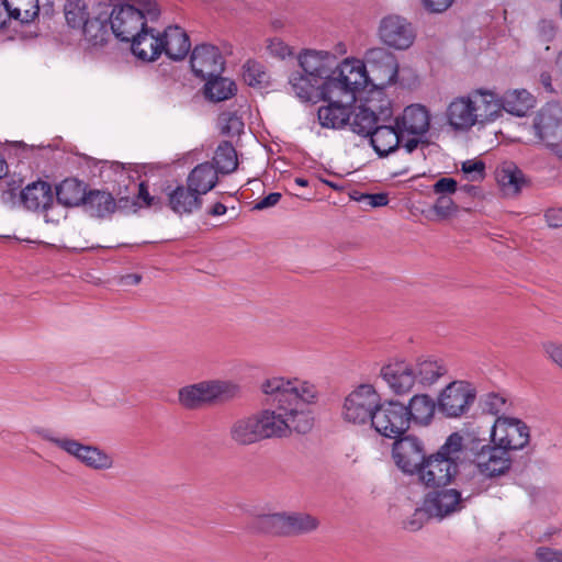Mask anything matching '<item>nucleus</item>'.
I'll return each mask as SVG.
<instances>
[{
  "label": "nucleus",
  "mask_w": 562,
  "mask_h": 562,
  "mask_svg": "<svg viewBox=\"0 0 562 562\" xmlns=\"http://www.w3.org/2000/svg\"><path fill=\"white\" fill-rule=\"evenodd\" d=\"M8 16H9V14H8V10H7L5 0L0 1V29L5 25Z\"/></svg>",
  "instance_id": "62"
},
{
  "label": "nucleus",
  "mask_w": 562,
  "mask_h": 562,
  "mask_svg": "<svg viewBox=\"0 0 562 562\" xmlns=\"http://www.w3.org/2000/svg\"><path fill=\"white\" fill-rule=\"evenodd\" d=\"M370 144L380 157L394 153L401 145L407 154H412L419 145L416 137L404 138L396 124H378L370 135Z\"/></svg>",
  "instance_id": "15"
},
{
  "label": "nucleus",
  "mask_w": 562,
  "mask_h": 562,
  "mask_svg": "<svg viewBox=\"0 0 562 562\" xmlns=\"http://www.w3.org/2000/svg\"><path fill=\"white\" fill-rule=\"evenodd\" d=\"M472 463L476 472L484 479H498L509 473L513 467L510 452L495 443L472 449Z\"/></svg>",
  "instance_id": "13"
},
{
  "label": "nucleus",
  "mask_w": 562,
  "mask_h": 562,
  "mask_svg": "<svg viewBox=\"0 0 562 562\" xmlns=\"http://www.w3.org/2000/svg\"><path fill=\"white\" fill-rule=\"evenodd\" d=\"M359 202L371 207L385 206L389 203V195L386 193H363L358 199Z\"/></svg>",
  "instance_id": "51"
},
{
  "label": "nucleus",
  "mask_w": 562,
  "mask_h": 562,
  "mask_svg": "<svg viewBox=\"0 0 562 562\" xmlns=\"http://www.w3.org/2000/svg\"><path fill=\"white\" fill-rule=\"evenodd\" d=\"M295 182L301 186V187H307L308 186V181L304 178H296L295 179Z\"/></svg>",
  "instance_id": "64"
},
{
  "label": "nucleus",
  "mask_w": 562,
  "mask_h": 562,
  "mask_svg": "<svg viewBox=\"0 0 562 562\" xmlns=\"http://www.w3.org/2000/svg\"><path fill=\"white\" fill-rule=\"evenodd\" d=\"M380 119L371 109L359 105L356 106L352 113H349L350 130L361 136L370 137L375 126L379 124Z\"/></svg>",
  "instance_id": "37"
},
{
  "label": "nucleus",
  "mask_w": 562,
  "mask_h": 562,
  "mask_svg": "<svg viewBox=\"0 0 562 562\" xmlns=\"http://www.w3.org/2000/svg\"><path fill=\"white\" fill-rule=\"evenodd\" d=\"M239 386L227 380H204L178 390V404L184 409L195 411L220 402H227L239 394Z\"/></svg>",
  "instance_id": "6"
},
{
  "label": "nucleus",
  "mask_w": 562,
  "mask_h": 562,
  "mask_svg": "<svg viewBox=\"0 0 562 562\" xmlns=\"http://www.w3.org/2000/svg\"><path fill=\"white\" fill-rule=\"evenodd\" d=\"M392 456L397 468L407 474H415L426 458L423 441L412 435L401 436L394 441Z\"/></svg>",
  "instance_id": "18"
},
{
  "label": "nucleus",
  "mask_w": 562,
  "mask_h": 562,
  "mask_svg": "<svg viewBox=\"0 0 562 562\" xmlns=\"http://www.w3.org/2000/svg\"><path fill=\"white\" fill-rule=\"evenodd\" d=\"M268 49L271 55L282 59L292 54L291 47L278 37L271 38L269 41Z\"/></svg>",
  "instance_id": "52"
},
{
  "label": "nucleus",
  "mask_w": 562,
  "mask_h": 562,
  "mask_svg": "<svg viewBox=\"0 0 562 562\" xmlns=\"http://www.w3.org/2000/svg\"><path fill=\"white\" fill-rule=\"evenodd\" d=\"M490 440L508 452L521 450L530 441V428L519 418L502 415L491 427Z\"/></svg>",
  "instance_id": "11"
},
{
  "label": "nucleus",
  "mask_w": 562,
  "mask_h": 562,
  "mask_svg": "<svg viewBox=\"0 0 562 562\" xmlns=\"http://www.w3.org/2000/svg\"><path fill=\"white\" fill-rule=\"evenodd\" d=\"M227 209L224 204L217 202L215 203L211 210L209 211V214L212 215V216H221V215H224L226 213Z\"/></svg>",
  "instance_id": "61"
},
{
  "label": "nucleus",
  "mask_w": 562,
  "mask_h": 562,
  "mask_svg": "<svg viewBox=\"0 0 562 562\" xmlns=\"http://www.w3.org/2000/svg\"><path fill=\"white\" fill-rule=\"evenodd\" d=\"M427 514L425 507L423 509H416L412 518L404 521V528L415 531L423 527L424 517Z\"/></svg>",
  "instance_id": "54"
},
{
  "label": "nucleus",
  "mask_w": 562,
  "mask_h": 562,
  "mask_svg": "<svg viewBox=\"0 0 562 562\" xmlns=\"http://www.w3.org/2000/svg\"><path fill=\"white\" fill-rule=\"evenodd\" d=\"M558 32L557 24L553 20L542 19L537 25V34L541 42H551Z\"/></svg>",
  "instance_id": "47"
},
{
  "label": "nucleus",
  "mask_w": 562,
  "mask_h": 562,
  "mask_svg": "<svg viewBox=\"0 0 562 562\" xmlns=\"http://www.w3.org/2000/svg\"><path fill=\"white\" fill-rule=\"evenodd\" d=\"M9 18L29 23L38 14V0H5Z\"/></svg>",
  "instance_id": "40"
},
{
  "label": "nucleus",
  "mask_w": 562,
  "mask_h": 562,
  "mask_svg": "<svg viewBox=\"0 0 562 562\" xmlns=\"http://www.w3.org/2000/svg\"><path fill=\"white\" fill-rule=\"evenodd\" d=\"M496 103L499 108V116L503 111L516 116H524L535 106L536 99L526 89L508 90L503 97L496 94Z\"/></svg>",
  "instance_id": "28"
},
{
  "label": "nucleus",
  "mask_w": 562,
  "mask_h": 562,
  "mask_svg": "<svg viewBox=\"0 0 562 562\" xmlns=\"http://www.w3.org/2000/svg\"><path fill=\"white\" fill-rule=\"evenodd\" d=\"M370 81L364 61L357 58H345L341 63L337 61L331 78L323 82L322 99L333 100L347 97L352 101L356 92L364 89Z\"/></svg>",
  "instance_id": "5"
},
{
  "label": "nucleus",
  "mask_w": 562,
  "mask_h": 562,
  "mask_svg": "<svg viewBox=\"0 0 562 562\" xmlns=\"http://www.w3.org/2000/svg\"><path fill=\"white\" fill-rule=\"evenodd\" d=\"M458 183L453 178L443 177L436 181L432 186V191L436 194L449 195L457 191Z\"/></svg>",
  "instance_id": "50"
},
{
  "label": "nucleus",
  "mask_w": 562,
  "mask_h": 562,
  "mask_svg": "<svg viewBox=\"0 0 562 562\" xmlns=\"http://www.w3.org/2000/svg\"><path fill=\"white\" fill-rule=\"evenodd\" d=\"M380 376L395 395H406L417 391L411 361H395L381 368Z\"/></svg>",
  "instance_id": "21"
},
{
  "label": "nucleus",
  "mask_w": 562,
  "mask_h": 562,
  "mask_svg": "<svg viewBox=\"0 0 562 562\" xmlns=\"http://www.w3.org/2000/svg\"><path fill=\"white\" fill-rule=\"evenodd\" d=\"M86 196V189L77 179H65L56 188L57 202L65 206L85 204Z\"/></svg>",
  "instance_id": "39"
},
{
  "label": "nucleus",
  "mask_w": 562,
  "mask_h": 562,
  "mask_svg": "<svg viewBox=\"0 0 562 562\" xmlns=\"http://www.w3.org/2000/svg\"><path fill=\"white\" fill-rule=\"evenodd\" d=\"M329 104L321 106L317 111L319 124L327 128H341L349 121V109L342 104V98L328 100Z\"/></svg>",
  "instance_id": "32"
},
{
  "label": "nucleus",
  "mask_w": 562,
  "mask_h": 562,
  "mask_svg": "<svg viewBox=\"0 0 562 562\" xmlns=\"http://www.w3.org/2000/svg\"><path fill=\"white\" fill-rule=\"evenodd\" d=\"M542 348L547 358L562 370V344L548 341Z\"/></svg>",
  "instance_id": "49"
},
{
  "label": "nucleus",
  "mask_w": 562,
  "mask_h": 562,
  "mask_svg": "<svg viewBox=\"0 0 562 562\" xmlns=\"http://www.w3.org/2000/svg\"><path fill=\"white\" fill-rule=\"evenodd\" d=\"M496 179L507 195H516L525 184L522 171L513 162H505L496 170Z\"/></svg>",
  "instance_id": "35"
},
{
  "label": "nucleus",
  "mask_w": 562,
  "mask_h": 562,
  "mask_svg": "<svg viewBox=\"0 0 562 562\" xmlns=\"http://www.w3.org/2000/svg\"><path fill=\"white\" fill-rule=\"evenodd\" d=\"M162 53L170 59L181 60L190 50L188 34L179 26H168L161 33Z\"/></svg>",
  "instance_id": "29"
},
{
  "label": "nucleus",
  "mask_w": 562,
  "mask_h": 562,
  "mask_svg": "<svg viewBox=\"0 0 562 562\" xmlns=\"http://www.w3.org/2000/svg\"><path fill=\"white\" fill-rule=\"evenodd\" d=\"M380 401V394L372 385L361 384L345 397L341 409L342 419L353 425L372 422Z\"/></svg>",
  "instance_id": "10"
},
{
  "label": "nucleus",
  "mask_w": 562,
  "mask_h": 562,
  "mask_svg": "<svg viewBox=\"0 0 562 562\" xmlns=\"http://www.w3.org/2000/svg\"><path fill=\"white\" fill-rule=\"evenodd\" d=\"M474 398L475 391L471 384L454 381L441 392L438 408L447 417H459L470 408Z\"/></svg>",
  "instance_id": "16"
},
{
  "label": "nucleus",
  "mask_w": 562,
  "mask_h": 562,
  "mask_svg": "<svg viewBox=\"0 0 562 562\" xmlns=\"http://www.w3.org/2000/svg\"><path fill=\"white\" fill-rule=\"evenodd\" d=\"M378 35L380 41L395 49L409 48L415 40L412 24L400 15H387L380 21Z\"/></svg>",
  "instance_id": "17"
},
{
  "label": "nucleus",
  "mask_w": 562,
  "mask_h": 562,
  "mask_svg": "<svg viewBox=\"0 0 562 562\" xmlns=\"http://www.w3.org/2000/svg\"><path fill=\"white\" fill-rule=\"evenodd\" d=\"M289 83L293 93L304 102L322 98L323 82L305 72L292 74Z\"/></svg>",
  "instance_id": "33"
},
{
  "label": "nucleus",
  "mask_w": 562,
  "mask_h": 562,
  "mask_svg": "<svg viewBox=\"0 0 562 562\" xmlns=\"http://www.w3.org/2000/svg\"><path fill=\"white\" fill-rule=\"evenodd\" d=\"M142 281V276L137 273H130L122 277V282L125 285H136Z\"/></svg>",
  "instance_id": "59"
},
{
  "label": "nucleus",
  "mask_w": 562,
  "mask_h": 562,
  "mask_svg": "<svg viewBox=\"0 0 562 562\" xmlns=\"http://www.w3.org/2000/svg\"><path fill=\"white\" fill-rule=\"evenodd\" d=\"M318 526V519L304 512H280L261 515L252 522L255 531L277 537L306 535L315 531Z\"/></svg>",
  "instance_id": "8"
},
{
  "label": "nucleus",
  "mask_w": 562,
  "mask_h": 562,
  "mask_svg": "<svg viewBox=\"0 0 562 562\" xmlns=\"http://www.w3.org/2000/svg\"><path fill=\"white\" fill-rule=\"evenodd\" d=\"M213 160L217 172L224 175L235 171L238 166L237 153L228 142H223L217 146Z\"/></svg>",
  "instance_id": "41"
},
{
  "label": "nucleus",
  "mask_w": 562,
  "mask_h": 562,
  "mask_svg": "<svg viewBox=\"0 0 562 562\" xmlns=\"http://www.w3.org/2000/svg\"><path fill=\"white\" fill-rule=\"evenodd\" d=\"M110 19L108 11L101 7L92 10V15L80 29L86 43L90 46H103L111 37Z\"/></svg>",
  "instance_id": "26"
},
{
  "label": "nucleus",
  "mask_w": 562,
  "mask_h": 562,
  "mask_svg": "<svg viewBox=\"0 0 562 562\" xmlns=\"http://www.w3.org/2000/svg\"><path fill=\"white\" fill-rule=\"evenodd\" d=\"M539 80H540V83L546 89V91L553 92L552 79H551V75L549 72H542L540 75Z\"/></svg>",
  "instance_id": "60"
},
{
  "label": "nucleus",
  "mask_w": 562,
  "mask_h": 562,
  "mask_svg": "<svg viewBox=\"0 0 562 562\" xmlns=\"http://www.w3.org/2000/svg\"><path fill=\"white\" fill-rule=\"evenodd\" d=\"M204 95L212 102H222L231 99L237 92L236 83L221 75L206 79Z\"/></svg>",
  "instance_id": "38"
},
{
  "label": "nucleus",
  "mask_w": 562,
  "mask_h": 562,
  "mask_svg": "<svg viewBox=\"0 0 562 562\" xmlns=\"http://www.w3.org/2000/svg\"><path fill=\"white\" fill-rule=\"evenodd\" d=\"M169 207L179 215L192 214L202 206V198L188 184L178 186L168 193Z\"/></svg>",
  "instance_id": "30"
},
{
  "label": "nucleus",
  "mask_w": 562,
  "mask_h": 562,
  "mask_svg": "<svg viewBox=\"0 0 562 562\" xmlns=\"http://www.w3.org/2000/svg\"><path fill=\"white\" fill-rule=\"evenodd\" d=\"M137 199L140 200L143 204L147 207L161 205L159 199L149 194L148 187L145 182H140L138 184Z\"/></svg>",
  "instance_id": "53"
},
{
  "label": "nucleus",
  "mask_w": 562,
  "mask_h": 562,
  "mask_svg": "<svg viewBox=\"0 0 562 562\" xmlns=\"http://www.w3.org/2000/svg\"><path fill=\"white\" fill-rule=\"evenodd\" d=\"M394 123L404 138L416 137L420 142L419 137L429 130L430 115L426 106L411 104L403 110L401 115L394 119Z\"/></svg>",
  "instance_id": "23"
},
{
  "label": "nucleus",
  "mask_w": 562,
  "mask_h": 562,
  "mask_svg": "<svg viewBox=\"0 0 562 562\" xmlns=\"http://www.w3.org/2000/svg\"><path fill=\"white\" fill-rule=\"evenodd\" d=\"M461 169L470 181H477L484 178L485 165L481 160H467L462 164Z\"/></svg>",
  "instance_id": "45"
},
{
  "label": "nucleus",
  "mask_w": 562,
  "mask_h": 562,
  "mask_svg": "<svg viewBox=\"0 0 562 562\" xmlns=\"http://www.w3.org/2000/svg\"><path fill=\"white\" fill-rule=\"evenodd\" d=\"M411 366L414 371L417 391L431 386L448 372L443 361L432 357H419L415 361H411Z\"/></svg>",
  "instance_id": "27"
},
{
  "label": "nucleus",
  "mask_w": 562,
  "mask_h": 562,
  "mask_svg": "<svg viewBox=\"0 0 562 562\" xmlns=\"http://www.w3.org/2000/svg\"><path fill=\"white\" fill-rule=\"evenodd\" d=\"M260 389L274 407L235 418L227 432L233 445L248 447L262 440L288 438L293 431L306 434L313 428L311 405L318 398L313 383L272 376L265 380Z\"/></svg>",
  "instance_id": "1"
},
{
  "label": "nucleus",
  "mask_w": 562,
  "mask_h": 562,
  "mask_svg": "<svg viewBox=\"0 0 562 562\" xmlns=\"http://www.w3.org/2000/svg\"><path fill=\"white\" fill-rule=\"evenodd\" d=\"M243 79L249 87L262 88L268 86L270 76L262 64L249 60L244 65Z\"/></svg>",
  "instance_id": "44"
},
{
  "label": "nucleus",
  "mask_w": 562,
  "mask_h": 562,
  "mask_svg": "<svg viewBox=\"0 0 562 562\" xmlns=\"http://www.w3.org/2000/svg\"><path fill=\"white\" fill-rule=\"evenodd\" d=\"M19 200L26 210L47 212L54 204V192L49 183L40 180L22 189Z\"/></svg>",
  "instance_id": "25"
},
{
  "label": "nucleus",
  "mask_w": 562,
  "mask_h": 562,
  "mask_svg": "<svg viewBox=\"0 0 562 562\" xmlns=\"http://www.w3.org/2000/svg\"><path fill=\"white\" fill-rule=\"evenodd\" d=\"M244 124L243 122L235 115H231L228 117V131H234L235 133H239L243 128Z\"/></svg>",
  "instance_id": "58"
},
{
  "label": "nucleus",
  "mask_w": 562,
  "mask_h": 562,
  "mask_svg": "<svg viewBox=\"0 0 562 562\" xmlns=\"http://www.w3.org/2000/svg\"><path fill=\"white\" fill-rule=\"evenodd\" d=\"M217 175L213 164L202 162L191 170L187 178V184L202 198L216 186Z\"/></svg>",
  "instance_id": "31"
},
{
  "label": "nucleus",
  "mask_w": 562,
  "mask_h": 562,
  "mask_svg": "<svg viewBox=\"0 0 562 562\" xmlns=\"http://www.w3.org/2000/svg\"><path fill=\"white\" fill-rule=\"evenodd\" d=\"M64 11L67 24L71 29L79 31L86 21H88L92 15V11H88L86 3L81 0L67 1Z\"/></svg>",
  "instance_id": "42"
},
{
  "label": "nucleus",
  "mask_w": 562,
  "mask_h": 562,
  "mask_svg": "<svg viewBox=\"0 0 562 562\" xmlns=\"http://www.w3.org/2000/svg\"><path fill=\"white\" fill-rule=\"evenodd\" d=\"M406 407L409 422L426 426L434 417L436 404L429 395L416 394L409 400Z\"/></svg>",
  "instance_id": "36"
},
{
  "label": "nucleus",
  "mask_w": 562,
  "mask_h": 562,
  "mask_svg": "<svg viewBox=\"0 0 562 562\" xmlns=\"http://www.w3.org/2000/svg\"><path fill=\"white\" fill-rule=\"evenodd\" d=\"M7 167L5 160L0 156V179L7 173Z\"/></svg>",
  "instance_id": "63"
},
{
  "label": "nucleus",
  "mask_w": 562,
  "mask_h": 562,
  "mask_svg": "<svg viewBox=\"0 0 562 562\" xmlns=\"http://www.w3.org/2000/svg\"><path fill=\"white\" fill-rule=\"evenodd\" d=\"M537 562H562V550L541 546L535 551Z\"/></svg>",
  "instance_id": "48"
},
{
  "label": "nucleus",
  "mask_w": 562,
  "mask_h": 562,
  "mask_svg": "<svg viewBox=\"0 0 562 562\" xmlns=\"http://www.w3.org/2000/svg\"><path fill=\"white\" fill-rule=\"evenodd\" d=\"M158 15L159 9L154 0H117L108 12L111 32L122 42H128Z\"/></svg>",
  "instance_id": "4"
},
{
  "label": "nucleus",
  "mask_w": 562,
  "mask_h": 562,
  "mask_svg": "<svg viewBox=\"0 0 562 562\" xmlns=\"http://www.w3.org/2000/svg\"><path fill=\"white\" fill-rule=\"evenodd\" d=\"M280 199H281V194L280 193L272 192V193L268 194L267 196H265L263 199H261L260 201H258L255 204L254 209L261 211V210H265V209L272 207V206L278 204Z\"/></svg>",
  "instance_id": "57"
},
{
  "label": "nucleus",
  "mask_w": 562,
  "mask_h": 562,
  "mask_svg": "<svg viewBox=\"0 0 562 562\" xmlns=\"http://www.w3.org/2000/svg\"><path fill=\"white\" fill-rule=\"evenodd\" d=\"M465 499L458 490L445 488L429 493L424 501V506L430 517L442 519L460 512L464 507Z\"/></svg>",
  "instance_id": "22"
},
{
  "label": "nucleus",
  "mask_w": 562,
  "mask_h": 562,
  "mask_svg": "<svg viewBox=\"0 0 562 562\" xmlns=\"http://www.w3.org/2000/svg\"><path fill=\"white\" fill-rule=\"evenodd\" d=\"M425 8L430 12L440 13L446 11L453 0H423Z\"/></svg>",
  "instance_id": "56"
},
{
  "label": "nucleus",
  "mask_w": 562,
  "mask_h": 562,
  "mask_svg": "<svg viewBox=\"0 0 562 562\" xmlns=\"http://www.w3.org/2000/svg\"><path fill=\"white\" fill-rule=\"evenodd\" d=\"M41 438L90 470L103 472L114 467L113 456L97 445L83 443L68 436H58L50 430L42 431Z\"/></svg>",
  "instance_id": "7"
},
{
  "label": "nucleus",
  "mask_w": 562,
  "mask_h": 562,
  "mask_svg": "<svg viewBox=\"0 0 562 562\" xmlns=\"http://www.w3.org/2000/svg\"><path fill=\"white\" fill-rule=\"evenodd\" d=\"M483 411L498 417L505 415L513 406V402L505 392H490L482 400Z\"/></svg>",
  "instance_id": "43"
},
{
  "label": "nucleus",
  "mask_w": 562,
  "mask_h": 562,
  "mask_svg": "<svg viewBox=\"0 0 562 562\" xmlns=\"http://www.w3.org/2000/svg\"><path fill=\"white\" fill-rule=\"evenodd\" d=\"M371 425L381 436L397 439L409 428L407 407L396 401H380Z\"/></svg>",
  "instance_id": "12"
},
{
  "label": "nucleus",
  "mask_w": 562,
  "mask_h": 562,
  "mask_svg": "<svg viewBox=\"0 0 562 562\" xmlns=\"http://www.w3.org/2000/svg\"><path fill=\"white\" fill-rule=\"evenodd\" d=\"M127 43H131L132 53L144 61L156 60L162 53L161 33L156 32L148 24Z\"/></svg>",
  "instance_id": "24"
},
{
  "label": "nucleus",
  "mask_w": 562,
  "mask_h": 562,
  "mask_svg": "<svg viewBox=\"0 0 562 562\" xmlns=\"http://www.w3.org/2000/svg\"><path fill=\"white\" fill-rule=\"evenodd\" d=\"M528 132L532 135V143L550 149L559 148L562 143V105L551 102L541 106L533 114Z\"/></svg>",
  "instance_id": "9"
},
{
  "label": "nucleus",
  "mask_w": 562,
  "mask_h": 562,
  "mask_svg": "<svg viewBox=\"0 0 562 562\" xmlns=\"http://www.w3.org/2000/svg\"><path fill=\"white\" fill-rule=\"evenodd\" d=\"M83 206L91 216L105 217L114 213L117 204L111 193L93 190L87 193Z\"/></svg>",
  "instance_id": "34"
},
{
  "label": "nucleus",
  "mask_w": 562,
  "mask_h": 562,
  "mask_svg": "<svg viewBox=\"0 0 562 562\" xmlns=\"http://www.w3.org/2000/svg\"><path fill=\"white\" fill-rule=\"evenodd\" d=\"M463 437L451 434L440 449L423 460L415 475L426 487H440L451 483L459 472Z\"/></svg>",
  "instance_id": "3"
},
{
  "label": "nucleus",
  "mask_w": 562,
  "mask_h": 562,
  "mask_svg": "<svg viewBox=\"0 0 562 562\" xmlns=\"http://www.w3.org/2000/svg\"><path fill=\"white\" fill-rule=\"evenodd\" d=\"M434 212L441 218H448L457 211V205L451 198L447 195H440L434 206Z\"/></svg>",
  "instance_id": "46"
},
{
  "label": "nucleus",
  "mask_w": 562,
  "mask_h": 562,
  "mask_svg": "<svg viewBox=\"0 0 562 562\" xmlns=\"http://www.w3.org/2000/svg\"><path fill=\"white\" fill-rule=\"evenodd\" d=\"M446 117L454 131H469L474 125H485L499 117L496 93L488 89H475L467 95L454 98L447 106Z\"/></svg>",
  "instance_id": "2"
},
{
  "label": "nucleus",
  "mask_w": 562,
  "mask_h": 562,
  "mask_svg": "<svg viewBox=\"0 0 562 562\" xmlns=\"http://www.w3.org/2000/svg\"><path fill=\"white\" fill-rule=\"evenodd\" d=\"M190 65L196 77L210 79L223 72L225 60L216 46L202 44L193 48Z\"/></svg>",
  "instance_id": "20"
},
{
  "label": "nucleus",
  "mask_w": 562,
  "mask_h": 562,
  "mask_svg": "<svg viewBox=\"0 0 562 562\" xmlns=\"http://www.w3.org/2000/svg\"><path fill=\"white\" fill-rule=\"evenodd\" d=\"M346 53V45L339 43L334 53L323 49H303L297 56V61L303 72L324 82L331 78L338 56Z\"/></svg>",
  "instance_id": "14"
},
{
  "label": "nucleus",
  "mask_w": 562,
  "mask_h": 562,
  "mask_svg": "<svg viewBox=\"0 0 562 562\" xmlns=\"http://www.w3.org/2000/svg\"><path fill=\"white\" fill-rule=\"evenodd\" d=\"M366 63L371 67L374 86L386 87L396 82L398 63L393 53L383 47H373L364 54Z\"/></svg>",
  "instance_id": "19"
},
{
  "label": "nucleus",
  "mask_w": 562,
  "mask_h": 562,
  "mask_svg": "<svg viewBox=\"0 0 562 562\" xmlns=\"http://www.w3.org/2000/svg\"><path fill=\"white\" fill-rule=\"evenodd\" d=\"M546 221L550 227H562V207L549 209L544 214Z\"/></svg>",
  "instance_id": "55"
}]
</instances>
